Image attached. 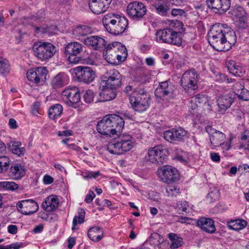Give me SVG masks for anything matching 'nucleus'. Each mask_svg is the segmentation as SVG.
I'll return each mask as SVG.
<instances>
[{"instance_id":"f257e3e1","label":"nucleus","mask_w":249,"mask_h":249,"mask_svg":"<svg viewBox=\"0 0 249 249\" xmlns=\"http://www.w3.org/2000/svg\"><path fill=\"white\" fill-rule=\"evenodd\" d=\"M124 124V119L119 115L108 114L98 122L97 130L102 135L111 136L120 133Z\"/></svg>"},{"instance_id":"f03ea898","label":"nucleus","mask_w":249,"mask_h":249,"mask_svg":"<svg viewBox=\"0 0 249 249\" xmlns=\"http://www.w3.org/2000/svg\"><path fill=\"white\" fill-rule=\"evenodd\" d=\"M225 30L223 25L216 23L212 26L208 33V41L210 45L218 51H226L228 49L224 46Z\"/></svg>"},{"instance_id":"7ed1b4c3","label":"nucleus","mask_w":249,"mask_h":249,"mask_svg":"<svg viewBox=\"0 0 249 249\" xmlns=\"http://www.w3.org/2000/svg\"><path fill=\"white\" fill-rule=\"evenodd\" d=\"M130 102L135 111L142 112L149 107L150 98L143 89H140L133 91L130 97Z\"/></svg>"},{"instance_id":"20e7f679","label":"nucleus","mask_w":249,"mask_h":249,"mask_svg":"<svg viewBox=\"0 0 249 249\" xmlns=\"http://www.w3.org/2000/svg\"><path fill=\"white\" fill-rule=\"evenodd\" d=\"M35 55L39 59L44 61L51 58L55 53V47L48 42H38L33 47Z\"/></svg>"},{"instance_id":"39448f33","label":"nucleus","mask_w":249,"mask_h":249,"mask_svg":"<svg viewBox=\"0 0 249 249\" xmlns=\"http://www.w3.org/2000/svg\"><path fill=\"white\" fill-rule=\"evenodd\" d=\"M168 155V150L162 145H158L149 148L147 152V160L150 162L162 164L166 160Z\"/></svg>"},{"instance_id":"423d86ee","label":"nucleus","mask_w":249,"mask_h":249,"mask_svg":"<svg viewBox=\"0 0 249 249\" xmlns=\"http://www.w3.org/2000/svg\"><path fill=\"white\" fill-rule=\"evenodd\" d=\"M62 98L66 104L70 107L77 108L81 102V96L79 89L76 87H68L62 93Z\"/></svg>"},{"instance_id":"0eeeda50","label":"nucleus","mask_w":249,"mask_h":249,"mask_svg":"<svg viewBox=\"0 0 249 249\" xmlns=\"http://www.w3.org/2000/svg\"><path fill=\"white\" fill-rule=\"evenodd\" d=\"M160 180L165 183H174L179 179L178 170L169 165H165L158 171Z\"/></svg>"},{"instance_id":"6e6552de","label":"nucleus","mask_w":249,"mask_h":249,"mask_svg":"<svg viewBox=\"0 0 249 249\" xmlns=\"http://www.w3.org/2000/svg\"><path fill=\"white\" fill-rule=\"evenodd\" d=\"M198 74L195 69L186 71L181 78V85L186 90L196 89L197 88Z\"/></svg>"},{"instance_id":"1a4fd4ad","label":"nucleus","mask_w":249,"mask_h":249,"mask_svg":"<svg viewBox=\"0 0 249 249\" xmlns=\"http://www.w3.org/2000/svg\"><path fill=\"white\" fill-rule=\"evenodd\" d=\"M126 11L131 18L135 20H140L145 15L147 10L142 2L135 1L128 4Z\"/></svg>"},{"instance_id":"9d476101","label":"nucleus","mask_w":249,"mask_h":249,"mask_svg":"<svg viewBox=\"0 0 249 249\" xmlns=\"http://www.w3.org/2000/svg\"><path fill=\"white\" fill-rule=\"evenodd\" d=\"M104 81L107 89H117L122 85V75L117 70L108 71L104 75Z\"/></svg>"},{"instance_id":"9b49d317","label":"nucleus","mask_w":249,"mask_h":249,"mask_svg":"<svg viewBox=\"0 0 249 249\" xmlns=\"http://www.w3.org/2000/svg\"><path fill=\"white\" fill-rule=\"evenodd\" d=\"M74 72L79 81L85 83H91L96 76L94 71L88 67H77L74 69Z\"/></svg>"},{"instance_id":"f8f14e48","label":"nucleus","mask_w":249,"mask_h":249,"mask_svg":"<svg viewBox=\"0 0 249 249\" xmlns=\"http://www.w3.org/2000/svg\"><path fill=\"white\" fill-rule=\"evenodd\" d=\"M47 70L45 67L30 69L26 73L27 78L32 83L42 84L46 80Z\"/></svg>"},{"instance_id":"ddd939ff","label":"nucleus","mask_w":249,"mask_h":249,"mask_svg":"<svg viewBox=\"0 0 249 249\" xmlns=\"http://www.w3.org/2000/svg\"><path fill=\"white\" fill-rule=\"evenodd\" d=\"M235 99V94L232 92H225L221 94L217 99L218 111L224 114L231 106Z\"/></svg>"},{"instance_id":"4468645a","label":"nucleus","mask_w":249,"mask_h":249,"mask_svg":"<svg viewBox=\"0 0 249 249\" xmlns=\"http://www.w3.org/2000/svg\"><path fill=\"white\" fill-rule=\"evenodd\" d=\"M19 212L24 215H31L36 212L38 205L33 199H25L18 202L17 205Z\"/></svg>"},{"instance_id":"2eb2a0df","label":"nucleus","mask_w":249,"mask_h":249,"mask_svg":"<svg viewBox=\"0 0 249 249\" xmlns=\"http://www.w3.org/2000/svg\"><path fill=\"white\" fill-rule=\"evenodd\" d=\"M186 132L183 128H172L165 131L163 133L165 140L170 142H180L184 140Z\"/></svg>"},{"instance_id":"dca6fc26","label":"nucleus","mask_w":249,"mask_h":249,"mask_svg":"<svg viewBox=\"0 0 249 249\" xmlns=\"http://www.w3.org/2000/svg\"><path fill=\"white\" fill-rule=\"evenodd\" d=\"M173 26V33L171 34L169 44L180 46L182 43L183 33L185 31L183 24L179 20H176L174 23Z\"/></svg>"},{"instance_id":"f3484780","label":"nucleus","mask_w":249,"mask_h":249,"mask_svg":"<svg viewBox=\"0 0 249 249\" xmlns=\"http://www.w3.org/2000/svg\"><path fill=\"white\" fill-rule=\"evenodd\" d=\"M208 7L215 13L222 14L229 9L231 0H206Z\"/></svg>"},{"instance_id":"a211bd4d","label":"nucleus","mask_w":249,"mask_h":249,"mask_svg":"<svg viewBox=\"0 0 249 249\" xmlns=\"http://www.w3.org/2000/svg\"><path fill=\"white\" fill-rule=\"evenodd\" d=\"M175 89V86L169 80L161 82L155 90V95L157 97L162 98L166 96L173 95Z\"/></svg>"},{"instance_id":"6ab92c4d","label":"nucleus","mask_w":249,"mask_h":249,"mask_svg":"<svg viewBox=\"0 0 249 249\" xmlns=\"http://www.w3.org/2000/svg\"><path fill=\"white\" fill-rule=\"evenodd\" d=\"M111 0H89V5L90 10L95 14H100L108 8Z\"/></svg>"},{"instance_id":"aec40b11","label":"nucleus","mask_w":249,"mask_h":249,"mask_svg":"<svg viewBox=\"0 0 249 249\" xmlns=\"http://www.w3.org/2000/svg\"><path fill=\"white\" fill-rule=\"evenodd\" d=\"M113 25L109 29L108 33L114 36L124 33L128 26L127 19L124 17L118 15Z\"/></svg>"},{"instance_id":"412c9836","label":"nucleus","mask_w":249,"mask_h":249,"mask_svg":"<svg viewBox=\"0 0 249 249\" xmlns=\"http://www.w3.org/2000/svg\"><path fill=\"white\" fill-rule=\"evenodd\" d=\"M8 176L12 179L18 180L26 174L24 166L19 163H13L7 171Z\"/></svg>"},{"instance_id":"4be33fe9","label":"nucleus","mask_w":249,"mask_h":249,"mask_svg":"<svg viewBox=\"0 0 249 249\" xmlns=\"http://www.w3.org/2000/svg\"><path fill=\"white\" fill-rule=\"evenodd\" d=\"M117 48H115L114 42L112 44H108L104 50L103 54L105 60L109 64L113 65H118L117 54L116 50Z\"/></svg>"},{"instance_id":"5701e85b","label":"nucleus","mask_w":249,"mask_h":249,"mask_svg":"<svg viewBox=\"0 0 249 249\" xmlns=\"http://www.w3.org/2000/svg\"><path fill=\"white\" fill-rule=\"evenodd\" d=\"M197 225L205 232L213 233L215 231L213 220L210 218L201 217L197 221Z\"/></svg>"},{"instance_id":"b1692460","label":"nucleus","mask_w":249,"mask_h":249,"mask_svg":"<svg viewBox=\"0 0 249 249\" xmlns=\"http://www.w3.org/2000/svg\"><path fill=\"white\" fill-rule=\"evenodd\" d=\"M84 43L87 45L91 46L94 49L97 50L106 46V40L96 36H91L87 37L83 40Z\"/></svg>"},{"instance_id":"393cba45","label":"nucleus","mask_w":249,"mask_h":249,"mask_svg":"<svg viewBox=\"0 0 249 249\" xmlns=\"http://www.w3.org/2000/svg\"><path fill=\"white\" fill-rule=\"evenodd\" d=\"M172 28H165L158 30L156 33V40L159 43H165L169 44L170 37L172 34Z\"/></svg>"},{"instance_id":"a878e982","label":"nucleus","mask_w":249,"mask_h":249,"mask_svg":"<svg viewBox=\"0 0 249 249\" xmlns=\"http://www.w3.org/2000/svg\"><path fill=\"white\" fill-rule=\"evenodd\" d=\"M59 204L58 199L55 196H50L43 202L42 207L47 212H52L55 210Z\"/></svg>"},{"instance_id":"bb28decb","label":"nucleus","mask_w":249,"mask_h":249,"mask_svg":"<svg viewBox=\"0 0 249 249\" xmlns=\"http://www.w3.org/2000/svg\"><path fill=\"white\" fill-rule=\"evenodd\" d=\"M226 66L229 72L235 76H241L243 75L245 71L243 68L234 60H229L226 61Z\"/></svg>"},{"instance_id":"cd10ccee","label":"nucleus","mask_w":249,"mask_h":249,"mask_svg":"<svg viewBox=\"0 0 249 249\" xmlns=\"http://www.w3.org/2000/svg\"><path fill=\"white\" fill-rule=\"evenodd\" d=\"M69 81V76L65 73L60 72L53 78L52 85L54 89H58L67 85Z\"/></svg>"},{"instance_id":"c85d7f7f","label":"nucleus","mask_w":249,"mask_h":249,"mask_svg":"<svg viewBox=\"0 0 249 249\" xmlns=\"http://www.w3.org/2000/svg\"><path fill=\"white\" fill-rule=\"evenodd\" d=\"M152 6L160 15L166 16L169 13V8L164 0H155Z\"/></svg>"},{"instance_id":"c756f323","label":"nucleus","mask_w":249,"mask_h":249,"mask_svg":"<svg viewBox=\"0 0 249 249\" xmlns=\"http://www.w3.org/2000/svg\"><path fill=\"white\" fill-rule=\"evenodd\" d=\"M120 142L123 154L129 151L132 148V137L127 134H120L119 137Z\"/></svg>"},{"instance_id":"7c9ffc66","label":"nucleus","mask_w":249,"mask_h":249,"mask_svg":"<svg viewBox=\"0 0 249 249\" xmlns=\"http://www.w3.org/2000/svg\"><path fill=\"white\" fill-rule=\"evenodd\" d=\"M21 142L18 141H11L7 143L8 149L18 156L23 155L26 151L25 148L21 147Z\"/></svg>"},{"instance_id":"2f4dec72","label":"nucleus","mask_w":249,"mask_h":249,"mask_svg":"<svg viewBox=\"0 0 249 249\" xmlns=\"http://www.w3.org/2000/svg\"><path fill=\"white\" fill-rule=\"evenodd\" d=\"M92 30L90 27L86 25H80L76 27L72 30V35L78 39L90 34Z\"/></svg>"},{"instance_id":"473e14b6","label":"nucleus","mask_w":249,"mask_h":249,"mask_svg":"<svg viewBox=\"0 0 249 249\" xmlns=\"http://www.w3.org/2000/svg\"><path fill=\"white\" fill-rule=\"evenodd\" d=\"M235 96L244 101L249 100V90L245 89L240 83H237L234 86Z\"/></svg>"},{"instance_id":"72a5a7b5","label":"nucleus","mask_w":249,"mask_h":249,"mask_svg":"<svg viewBox=\"0 0 249 249\" xmlns=\"http://www.w3.org/2000/svg\"><path fill=\"white\" fill-rule=\"evenodd\" d=\"M84 46L77 42L69 43L65 47V53L69 54H78L83 50Z\"/></svg>"},{"instance_id":"f704fd0d","label":"nucleus","mask_w":249,"mask_h":249,"mask_svg":"<svg viewBox=\"0 0 249 249\" xmlns=\"http://www.w3.org/2000/svg\"><path fill=\"white\" fill-rule=\"evenodd\" d=\"M123 149L121 148V143L119 138L113 141L110 142L107 146V150L108 152L115 155L123 154Z\"/></svg>"},{"instance_id":"c9c22d12","label":"nucleus","mask_w":249,"mask_h":249,"mask_svg":"<svg viewBox=\"0 0 249 249\" xmlns=\"http://www.w3.org/2000/svg\"><path fill=\"white\" fill-rule=\"evenodd\" d=\"M104 231L99 227H93L90 228L88 232V237L93 241H100L103 236Z\"/></svg>"},{"instance_id":"e433bc0d","label":"nucleus","mask_w":249,"mask_h":249,"mask_svg":"<svg viewBox=\"0 0 249 249\" xmlns=\"http://www.w3.org/2000/svg\"><path fill=\"white\" fill-rule=\"evenodd\" d=\"M118 15L114 13H109L104 16L102 19V22L106 30L108 32L109 29L113 25Z\"/></svg>"},{"instance_id":"4c0bfd02","label":"nucleus","mask_w":249,"mask_h":249,"mask_svg":"<svg viewBox=\"0 0 249 249\" xmlns=\"http://www.w3.org/2000/svg\"><path fill=\"white\" fill-rule=\"evenodd\" d=\"M115 48H117L116 50V53L117 54L118 61L119 64L121 62H124L127 56V51L126 48L120 42H115Z\"/></svg>"},{"instance_id":"58836bf2","label":"nucleus","mask_w":249,"mask_h":249,"mask_svg":"<svg viewBox=\"0 0 249 249\" xmlns=\"http://www.w3.org/2000/svg\"><path fill=\"white\" fill-rule=\"evenodd\" d=\"M225 138V135L218 130H216L212 135L210 136V140L212 144L214 146H218L224 145V141Z\"/></svg>"},{"instance_id":"ea45409f","label":"nucleus","mask_w":249,"mask_h":249,"mask_svg":"<svg viewBox=\"0 0 249 249\" xmlns=\"http://www.w3.org/2000/svg\"><path fill=\"white\" fill-rule=\"evenodd\" d=\"M63 111V107L60 104H55L51 106L48 111L49 117L55 120L60 116Z\"/></svg>"},{"instance_id":"a19ab883","label":"nucleus","mask_w":249,"mask_h":249,"mask_svg":"<svg viewBox=\"0 0 249 249\" xmlns=\"http://www.w3.org/2000/svg\"><path fill=\"white\" fill-rule=\"evenodd\" d=\"M247 225L246 221L243 219H236L228 223V227L231 230L239 231L243 229Z\"/></svg>"},{"instance_id":"79ce46f5","label":"nucleus","mask_w":249,"mask_h":249,"mask_svg":"<svg viewBox=\"0 0 249 249\" xmlns=\"http://www.w3.org/2000/svg\"><path fill=\"white\" fill-rule=\"evenodd\" d=\"M225 41H224V46L229 49V47H231V45L234 44L236 41V36L235 33L233 31V30H229L227 32H226L225 30Z\"/></svg>"},{"instance_id":"37998d69","label":"nucleus","mask_w":249,"mask_h":249,"mask_svg":"<svg viewBox=\"0 0 249 249\" xmlns=\"http://www.w3.org/2000/svg\"><path fill=\"white\" fill-rule=\"evenodd\" d=\"M78 214V215L74 216L73 219L72 226L71 227V230L72 231H75L78 229L76 227L77 224H81L84 222L85 215V212L84 210L82 208L79 209Z\"/></svg>"},{"instance_id":"c03bdc74","label":"nucleus","mask_w":249,"mask_h":249,"mask_svg":"<svg viewBox=\"0 0 249 249\" xmlns=\"http://www.w3.org/2000/svg\"><path fill=\"white\" fill-rule=\"evenodd\" d=\"M114 90L115 89H104L100 93L101 97L103 96V99H101L100 102H104L111 100L116 97V93Z\"/></svg>"},{"instance_id":"a18cd8bd","label":"nucleus","mask_w":249,"mask_h":249,"mask_svg":"<svg viewBox=\"0 0 249 249\" xmlns=\"http://www.w3.org/2000/svg\"><path fill=\"white\" fill-rule=\"evenodd\" d=\"M168 238L171 241V248L177 249L183 245V239L177 234L170 233L168 234Z\"/></svg>"},{"instance_id":"49530a36","label":"nucleus","mask_w":249,"mask_h":249,"mask_svg":"<svg viewBox=\"0 0 249 249\" xmlns=\"http://www.w3.org/2000/svg\"><path fill=\"white\" fill-rule=\"evenodd\" d=\"M192 103L196 102L197 104L199 105H203L209 106L210 99L208 96L203 94H198L192 97H191Z\"/></svg>"},{"instance_id":"de8ad7c7","label":"nucleus","mask_w":249,"mask_h":249,"mask_svg":"<svg viewBox=\"0 0 249 249\" xmlns=\"http://www.w3.org/2000/svg\"><path fill=\"white\" fill-rule=\"evenodd\" d=\"M0 188L5 190L14 191L18 188V185L13 181H4L0 182Z\"/></svg>"},{"instance_id":"09e8293b","label":"nucleus","mask_w":249,"mask_h":249,"mask_svg":"<svg viewBox=\"0 0 249 249\" xmlns=\"http://www.w3.org/2000/svg\"><path fill=\"white\" fill-rule=\"evenodd\" d=\"M188 153L180 149L176 150V156L175 159L183 163H187L190 159Z\"/></svg>"},{"instance_id":"8fccbe9b","label":"nucleus","mask_w":249,"mask_h":249,"mask_svg":"<svg viewBox=\"0 0 249 249\" xmlns=\"http://www.w3.org/2000/svg\"><path fill=\"white\" fill-rule=\"evenodd\" d=\"M10 70V65L7 59H2L0 60V74H6L9 73Z\"/></svg>"},{"instance_id":"3c124183","label":"nucleus","mask_w":249,"mask_h":249,"mask_svg":"<svg viewBox=\"0 0 249 249\" xmlns=\"http://www.w3.org/2000/svg\"><path fill=\"white\" fill-rule=\"evenodd\" d=\"M166 192L168 197H176L179 193V189L175 185H170L166 188Z\"/></svg>"},{"instance_id":"603ef678","label":"nucleus","mask_w":249,"mask_h":249,"mask_svg":"<svg viewBox=\"0 0 249 249\" xmlns=\"http://www.w3.org/2000/svg\"><path fill=\"white\" fill-rule=\"evenodd\" d=\"M230 13L232 16L240 18L244 15L245 11L243 8L241 6L235 5L231 8Z\"/></svg>"},{"instance_id":"864d4df0","label":"nucleus","mask_w":249,"mask_h":249,"mask_svg":"<svg viewBox=\"0 0 249 249\" xmlns=\"http://www.w3.org/2000/svg\"><path fill=\"white\" fill-rule=\"evenodd\" d=\"M10 160L7 156L0 157V173L3 171H7L9 166Z\"/></svg>"},{"instance_id":"5fc2aeb1","label":"nucleus","mask_w":249,"mask_h":249,"mask_svg":"<svg viewBox=\"0 0 249 249\" xmlns=\"http://www.w3.org/2000/svg\"><path fill=\"white\" fill-rule=\"evenodd\" d=\"M188 205L186 201H178L177 203L176 209L179 214H183V213H187V210Z\"/></svg>"},{"instance_id":"6e6d98bb","label":"nucleus","mask_w":249,"mask_h":249,"mask_svg":"<svg viewBox=\"0 0 249 249\" xmlns=\"http://www.w3.org/2000/svg\"><path fill=\"white\" fill-rule=\"evenodd\" d=\"M219 196V190L214 188L208 194L207 198L210 199V201L212 202L218 199Z\"/></svg>"},{"instance_id":"4d7b16f0","label":"nucleus","mask_w":249,"mask_h":249,"mask_svg":"<svg viewBox=\"0 0 249 249\" xmlns=\"http://www.w3.org/2000/svg\"><path fill=\"white\" fill-rule=\"evenodd\" d=\"M94 97V92L92 90L89 89L84 92L83 98L87 103H90L93 101Z\"/></svg>"},{"instance_id":"13d9d810","label":"nucleus","mask_w":249,"mask_h":249,"mask_svg":"<svg viewBox=\"0 0 249 249\" xmlns=\"http://www.w3.org/2000/svg\"><path fill=\"white\" fill-rule=\"evenodd\" d=\"M68 61L70 63L76 64L79 63H83L84 59H82L80 57L77 56V54H69Z\"/></svg>"},{"instance_id":"bf43d9fd","label":"nucleus","mask_w":249,"mask_h":249,"mask_svg":"<svg viewBox=\"0 0 249 249\" xmlns=\"http://www.w3.org/2000/svg\"><path fill=\"white\" fill-rule=\"evenodd\" d=\"M241 139L242 140L247 141V142L240 144L239 146V149H244L249 153V136L244 134L242 136Z\"/></svg>"},{"instance_id":"052dcab7","label":"nucleus","mask_w":249,"mask_h":249,"mask_svg":"<svg viewBox=\"0 0 249 249\" xmlns=\"http://www.w3.org/2000/svg\"><path fill=\"white\" fill-rule=\"evenodd\" d=\"M185 14V11L179 8H174L172 10L171 15L174 17H181Z\"/></svg>"},{"instance_id":"680f3d73","label":"nucleus","mask_w":249,"mask_h":249,"mask_svg":"<svg viewBox=\"0 0 249 249\" xmlns=\"http://www.w3.org/2000/svg\"><path fill=\"white\" fill-rule=\"evenodd\" d=\"M21 247V244L16 243L6 246L0 245V249H18Z\"/></svg>"},{"instance_id":"e2e57ef3","label":"nucleus","mask_w":249,"mask_h":249,"mask_svg":"<svg viewBox=\"0 0 249 249\" xmlns=\"http://www.w3.org/2000/svg\"><path fill=\"white\" fill-rule=\"evenodd\" d=\"M95 196L94 193L92 191L90 190L86 195L85 200L87 203H90L92 202Z\"/></svg>"},{"instance_id":"0e129e2a","label":"nucleus","mask_w":249,"mask_h":249,"mask_svg":"<svg viewBox=\"0 0 249 249\" xmlns=\"http://www.w3.org/2000/svg\"><path fill=\"white\" fill-rule=\"evenodd\" d=\"M58 30L57 28L55 25H51L45 29V32L48 33L49 35H53L56 33V32Z\"/></svg>"},{"instance_id":"69168bd1","label":"nucleus","mask_w":249,"mask_h":249,"mask_svg":"<svg viewBox=\"0 0 249 249\" xmlns=\"http://www.w3.org/2000/svg\"><path fill=\"white\" fill-rule=\"evenodd\" d=\"M67 147L68 148L74 150L78 153H82V149L75 144H67Z\"/></svg>"},{"instance_id":"338daca9","label":"nucleus","mask_w":249,"mask_h":249,"mask_svg":"<svg viewBox=\"0 0 249 249\" xmlns=\"http://www.w3.org/2000/svg\"><path fill=\"white\" fill-rule=\"evenodd\" d=\"M211 160L214 162H218L220 160V157L218 153L213 152L210 154Z\"/></svg>"},{"instance_id":"774afa93","label":"nucleus","mask_w":249,"mask_h":249,"mask_svg":"<svg viewBox=\"0 0 249 249\" xmlns=\"http://www.w3.org/2000/svg\"><path fill=\"white\" fill-rule=\"evenodd\" d=\"M53 181V178L51 176L45 175L43 178V182L45 184H50Z\"/></svg>"}]
</instances>
